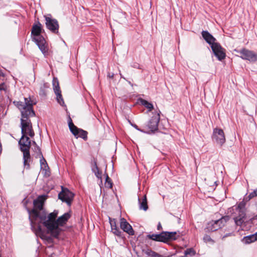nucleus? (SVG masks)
<instances>
[{"mask_svg": "<svg viewBox=\"0 0 257 257\" xmlns=\"http://www.w3.org/2000/svg\"><path fill=\"white\" fill-rule=\"evenodd\" d=\"M32 212L36 217H40V219L44 226L48 229L52 235L55 237H57L60 233V229L58 226H62L65 224L71 217L70 214L66 212L63 215L59 217L56 220V218L58 215V211L56 210L53 212L50 213L48 216L45 214L40 215L39 212L35 209H34Z\"/></svg>", "mask_w": 257, "mask_h": 257, "instance_id": "f257e3e1", "label": "nucleus"}, {"mask_svg": "<svg viewBox=\"0 0 257 257\" xmlns=\"http://www.w3.org/2000/svg\"><path fill=\"white\" fill-rule=\"evenodd\" d=\"M25 102L17 101L16 105L21 111L22 117H27L30 116H34L35 115V111L33 108V106L35 103L33 101L30 97L25 98Z\"/></svg>", "mask_w": 257, "mask_h": 257, "instance_id": "f03ea898", "label": "nucleus"}, {"mask_svg": "<svg viewBox=\"0 0 257 257\" xmlns=\"http://www.w3.org/2000/svg\"><path fill=\"white\" fill-rule=\"evenodd\" d=\"M19 144L20 146V150L23 153L24 166L27 169H29L30 167L29 163L31 161V156L30 154L31 141L30 138L29 137H27L26 141H25V142L19 141Z\"/></svg>", "mask_w": 257, "mask_h": 257, "instance_id": "7ed1b4c3", "label": "nucleus"}, {"mask_svg": "<svg viewBox=\"0 0 257 257\" xmlns=\"http://www.w3.org/2000/svg\"><path fill=\"white\" fill-rule=\"evenodd\" d=\"M246 203L244 200L240 202L237 206H235V212L233 215V219L236 225L240 226L245 221L246 213Z\"/></svg>", "mask_w": 257, "mask_h": 257, "instance_id": "20e7f679", "label": "nucleus"}, {"mask_svg": "<svg viewBox=\"0 0 257 257\" xmlns=\"http://www.w3.org/2000/svg\"><path fill=\"white\" fill-rule=\"evenodd\" d=\"M160 111L159 112H156L153 114L148 123L144 126L147 131L149 132L148 134L150 133H155L158 130V123L160 120Z\"/></svg>", "mask_w": 257, "mask_h": 257, "instance_id": "39448f33", "label": "nucleus"}, {"mask_svg": "<svg viewBox=\"0 0 257 257\" xmlns=\"http://www.w3.org/2000/svg\"><path fill=\"white\" fill-rule=\"evenodd\" d=\"M230 217L226 215L222 217L218 220L210 221L207 224L206 229L207 230V231H215L224 226L225 223L228 221Z\"/></svg>", "mask_w": 257, "mask_h": 257, "instance_id": "423d86ee", "label": "nucleus"}, {"mask_svg": "<svg viewBox=\"0 0 257 257\" xmlns=\"http://www.w3.org/2000/svg\"><path fill=\"white\" fill-rule=\"evenodd\" d=\"M235 51L240 55V57L242 59L247 60L251 63L257 62V53L253 51L245 48H243L239 50H235Z\"/></svg>", "mask_w": 257, "mask_h": 257, "instance_id": "0eeeda50", "label": "nucleus"}, {"mask_svg": "<svg viewBox=\"0 0 257 257\" xmlns=\"http://www.w3.org/2000/svg\"><path fill=\"white\" fill-rule=\"evenodd\" d=\"M68 126L70 132L76 138L80 137L84 140H86L87 139L88 133L86 131L78 128L75 126L73 123L70 116L69 117L68 120Z\"/></svg>", "mask_w": 257, "mask_h": 257, "instance_id": "6e6552de", "label": "nucleus"}, {"mask_svg": "<svg viewBox=\"0 0 257 257\" xmlns=\"http://www.w3.org/2000/svg\"><path fill=\"white\" fill-rule=\"evenodd\" d=\"M46 28L54 34L59 35V25L58 21L52 19L51 15L44 16Z\"/></svg>", "mask_w": 257, "mask_h": 257, "instance_id": "1a4fd4ad", "label": "nucleus"}, {"mask_svg": "<svg viewBox=\"0 0 257 257\" xmlns=\"http://www.w3.org/2000/svg\"><path fill=\"white\" fill-rule=\"evenodd\" d=\"M47 196L45 195H40L36 199L34 200L33 204L34 208H33L31 211H29L30 214H31L35 219H36L37 218H39V216L36 217L35 215L33 213L32 211L34 209L36 210L40 213V215H42L43 214H46L45 212H43L42 213H40V211L43 209V206L44 203V201L47 198Z\"/></svg>", "mask_w": 257, "mask_h": 257, "instance_id": "9d476101", "label": "nucleus"}, {"mask_svg": "<svg viewBox=\"0 0 257 257\" xmlns=\"http://www.w3.org/2000/svg\"><path fill=\"white\" fill-rule=\"evenodd\" d=\"M29 117H22L21 119V133L22 136L20 141H22V142L26 141L27 137H28L26 136L27 131L30 128V126H32L31 120L29 119Z\"/></svg>", "mask_w": 257, "mask_h": 257, "instance_id": "9b49d317", "label": "nucleus"}, {"mask_svg": "<svg viewBox=\"0 0 257 257\" xmlns=\"http://www.w3.org/2000/svg\"><path fill=\"white\" fill-rule=\"evenodd\" d=\"M211 138L213 141L216 142L220 146H222L225 142L224 132L220 128H215L213 129Z\"/></svg>", "mask_w": 257, "mask_h": 257, "instance_id": "f8f14e48", "label": "nucleus"}, {"mask_svg": "<svg viewBox=\"0 0 257 257\" xmlns=\"http://www.w3.org/2000/svg\"><path fill=\"white\" fill-rule=\"evenodd\" d=\"M214 55L219 61H222L226 57L225 49L222 47L219 43H216L211 46Z\"/></svg>", "mask_w": 257, "mask_h": 257, "instance_id": "ddd939ff", "label": "nucleus"}, {"mask_svg": "<svg viewBox=\"0 0 257 257\" xmlns=\"http://www.w3.org/2000/svg\"><path fill=\"white\" fill-rule=\"evenodd\" d=\"M33 40L35 42L44 55L47 56L48 55V47L44 37H40L39 38H33Z\"/></svg>", "mask_w": 257, "mask_h": 257, "instance_id": "4468645a", "label": "nucleus"}, {"mask_svg": "<svg viewBox=\"0 0 257 257\" xmlns=\"http://www.w3.org/2000/svg\"><path fill=\"white\" fill-rule=\"evenodd\" d=\"M53 86L54 92L56 95V99L58 102L61 105H63L64 101L61 94V91L59 86V81L57 78H54L53 80Z\"/></svg>", "mask_w": 257, "mask_h": 257, "instance_id": "2eb2a0df", "label": "nucleus"}, {"mask_svg": "<svg viewBox=\"0 0 257 257\" xmlns=\"http://www.w3.org/2000/svg\"><path fill=\"white\" fill-rule=\"evenodd\" d=\"M44 32V30L43 29L42 24L38 21L36 24H34L33 25L31 35L35 36L34 38H39L40 37H43L41 34Z\"/></svg>", "mask_w": 257, "mask_h": 257, "instance_id": "dca6fc26", "label": "nucleus"}, {"mask_svg": "<svg viewBox=\"0 0 257 257\" xmlns=\"http://www.w3.org/2000/svg\"><path fill=\"white\" fill-rule=\"evenodd\" d=\"M120 227L123 231L127 233L129 235H133L134 234V231L132 226L124 218H121L120 219Z\"/></svg>", "mask_w": 257, "mask_h": 257, "instance_id": "f3484780", "label": "nucleus"}, {"mask_svg": "<svg viewBox=\"0 0 257 257\" xmlns=\"http://www.w3.org/2000/svg\"><path fill=\"white\" fill-rule=\"evenodd\" d=\"M139 208L146 211L148 209L146 194H139L138 195Z\"/></svg>", "mask_w": 257, "mask_h": 257, "instance_id": "a211bd4d", "label": "nucleus"}, {"mask_svg": "<svg viewBox=\"0 0 257 257\" xmlns=\"http://www.w3.org/2000/svg\"><path fill=\"white\" fill-rule=\"evenodd\" d=\"M201 35L203 39L210 47L216 43V39L207 31H202Z\"/></svg>", "mask_w": 257, "mask_h": 257, "instance_id": "6ab92c4d", "label": "nucleus"}, {"mask_svg": "<svg viewBox=\"0 0 257 257\" xmlns=\"http://www.w3.org/2000/svg\"><path fill=\"white\" fill-rule=\"evenodd\" d=\"M164 235H166V234L164 231H163L159 234H148L147 238L156 241L166 242V238Z\"/></svg>", "mask_w": 257, "mask_h": 257, "instance_id": "aec40b11", "label": "nucleus"}, {"mask_svg": "<svg viewBox=\"0 0 257 257\" xmlns=\"http://www.w3.org/2000/svg\"><path fill=\"white\" fill-rule=\"evenodd\" d=\"M75 194H58V198L63 202H65L70 206L73 200Z\"/></svg>", "mask_w": 257, "mask_h": 257, "instance_id": "412c9836", "label": "nucleus"}, {"mask_svg": "<svg viewBox=\"0 0 257 257\" xmlns=\"http://www.w3.org/2000/svg\"><path fill=\"white\" fill-rule=\"evenodd\" d=\"M138 102L141 103L142 105L149 109L150 111L152 110L153 108V105L152 103L148 102L147 100L143 98H140L138 99Z\"/></svg>", "mask_w": 257, "mask_h": 257, "instance_id": "4be33fe9", "label": "nucleus"}, {"mask_svg": "<svg viewBox=\"0 0 257 257\" xmlns=\"http://www.w3.org/2000/svg\"><path fill=\"white\" fill-rule=\"evenodd\" d=\"M166 235H164L165 237L166 238V242L170 240H176L177 239L176 237L177 232H168V231H164Z\"/></svg>", "mask_w": 257, "mask_h": 257, "instance_id": "5701e85b", "label": "nucleus"}, {"mask_svg": "<svg viewBox=\"0 0 257 257\" xmlns=\"http://www.w3.org/2000/svg\"><path fill=\"white\" fill-rule=\"evenodd\" d=\"M39 158H40L41 169L46 171L47 169H49L47 161L44 158L43 156H42L41 157H39Z\"/></svg>", "mask_w": 257, "mask_h": 257, "instance_id": "b1692460", "label": "nucleus"}, {"mask_svg": "<svg viewBox=\"0 0 257 257\" xmlns=\"http://www.w3.org/2000/svg\"><path fill=\"white\" fill-rule=\"evenodd\" d=\"M145 253L150 257H163L162 255L159 254L151 249H147L145 251Z\"/></svg>", "mask_w": 257, "mask_h": 257, "instance_id": "393cba45", "label": "nucleus"}, {"mask_svg": "<svg viewBox=\"0 0 257 257\" xmlns=\"http://www.w3.org/2000/svg\"><path fill=\"white\" fill-rule=\"evenodd\" d=\"M255 241H256V238L253 234L249 235L243 238V241L246 244H249Z\"/></svg>", "mask_w": 257, "mask_h": 257, "instance_id": "a878e982", "label": "nucleus"}, {"mask_svg": "<svg viewBox=\"0 0 257 257\" xmlns=\"http://www.w3.org/2000/svg\"><path fill=\"white\" fill-rule=\"evenodd\" d=\"M104 185L105 187L108 188H111L113 185V183L112 182L111 178L108 177L107 174H106V178L104 183Z\"/></svg>", "mask_w": 257, "mask_h": 257, "instance_id": "bb28decb", "label": "nucleus"}, {"mask_svg": "<svg viewBox=\"0 0 257 257\" xmlns=\"http://www.w3.org/2000/svg\"><path fill=\"white\" fill-rule=\"evenodd\" d=\"M33 151L36 154V158H38L39 157H41L42 156H43L41 149L38 146H35L33 149Z\"/></svg>", "mask_w": 257, "mask_h": 257, "instance_id": "cd10ccee", "label": "nucleus"}, {"mask_svg": "<svg viewBox=\"0 0 257 257\" xmlns=\"http://www.w3.org/2000/svg\"><path fill=\"white\" fill-rule=\"evenodd\" d=\"M184 254H185V255H189L191 256H193L195 255L196 252L193 248H189L185 250Z\"/></svg>", "mask_w": 257, "mask_h": 257, "instance_id": "c85d7f7f", "label": "nucleus"}, {"mask_svg": "<svg viewBox=\"0 0 257 257\" xmlns=\"http://www.w3.org/2000/svg\"><path fill=\"white\" fill-rule=\"evenodd\" d=\"M57 188H58V189H60V191L57 190V192L58 193H72L70 190H69L67 188H65L63 186H57Z\"/></svg>", "mask_w": 257, "mask_h": 257, "instance_id": "c756f323", "label": "nucleus"}, {"mask_svg": "<svg viewBox=\"0 0 257 257\" xmlns=\"http://www.w3.org/2000/svg\"><path fill=\"white\" fill-rule=\"evenodd\" d=\"M46 87H47L46 84H45V83H44L43 84V86L42 87H41V88L40 89V91H39V94L40 95H43V96L46 95V92L45 91V88H46Z\"/></svg>", "mask_w": 257, "mask_h": 257, "instance_id": "7c9ffc66", "label": "nucleus"}, {"mask_svg": "<svg viewBox=\"0 0 257 257\" xmlns=\"http://www.w3.org/2000/svg\"><path fill=\"white\" fill-rule=\"evenodd\" d=\"M112 233L115 235L120 237L122 234V232L118 228H113V230H111Z\"/></svg>", "mask_w": 257, "mask_h": 257, "instance_id": "2f4dec72", "label": "nucleus"}, {"mask_svg": "<svg viewBox=\"0 0 257 257\" xmlns=\"http://www.w3.org/2000/svg\"><path fill=\"white\" fill-rule=\"evenodd\" d=\"M203 240L205 242H212L213 243L214 241L211 238V237L208 235H205L203 237Z\"/></svg>", "mask_w": 257, "mask_h": 257, "instance_id": "473e14b6", "label": "nucleus"}, {"mask_svg": "<svg viewBox=\"0 0 257 257\" xmlns=\"http://www.w3.org/2000/svg\"><path fill=\"white\" fill-rule=\"evenodd\" d=\"M132 125L134 127H135L136 130L140 131L141 132H142V133H149V132H148L147 131V130L146 129V128H145V127L143 129H141V128H139L138 127V126L137 124H132Z\"/></svg>", "mask_w": 257, "mask_h": 257, "instance_id": "72a5a7b5", "label": "nucleus"}, {"mask_svg": "<svg viewBox=\"0 0 257 257\" xmlns=\"http://www.w3.org/2000/svg\"><path fill=\"white\" fill-rule=\"evenodd\" d=\"M99 170L97 165V162L96 161H94V164L92 168V171L93 173H94L95 171Z\"/></svg>", "mask_w": 257, "mask_h": 257, "instance_id": "f704fd0d", "label": "nucleus"}, {"mask_svg": "<svg viewBox=\"0 0 257 257\" xmlns=\"http://www.w3.org/2000/svg\"><path fill=\"white\" fill-rule=\"evenodd\" d=\"M27 131H28L29 135L31 137H33L34 136L35 133H34V131L33 130L32 126H30V128H29Z\"/></svg>", "mask_w": 257, "mask_h": 257, "instance_id": "c9c22d12", "label": "nucleus"}, {"mask_svg": "<svg viewBox=\"0 0 257 257\" xmlns=\"http://www.w3.org/2000/svg\"><path fill=\"white\" fill-rule=\"evenodd\" d=\"M131 66L133 68L141 69L142 68L140 66V65L137 62H134L132 65Z\"/></svg>", "mask_w": 257, "mask_h": 257, "instance_id": "e433bc0d", "label": "nucleus"}, {"mask_svg": "<svg viewBox=\"0 0 257 257\" xmlns=\"http://www.w3.org/2000/svg\"><path fill=\"white\" fill-rule=\"evenodd\" d=\"M95 175L98 178H101L102 175V172L99 170L94 172Z\"/></svg>", "mask_w": 257, "mask_h": 257, "instance_id": "4c0bfd02", "label": "nucleus"}, {"mask_svg": "<svg viewBox=\"0 0 257 257\" xmlns=\"http://www.w3.org/2000/svg\"><path fill=\"white\" fill-rule=\"evenodd\" d=\"M247 196V200H246V201H248L250 200L251 198L255 196H257V194H249L248 196Z\"/></svg>", "mask_w": 257, "mask_h": 257, "instance_id": "58836bf2", "label": "nucleus"}, {"mask_svg": "<svg viewBox=\"0 0 257 257\" xmlns=\"http://www.w3.org/2000/svg\"><path fill=\"white\" fill-rule=\"evenodd\" d=\"M109 223H110L111 226H112V225H116V221H115V219H111L109 217Z\"/></svg>", "mask_w": 257, "mask_h": 257, "instance_id": "ea45409f", "label": "nucleus"}, {"mask_svg": "<svg viewBox=\"0 0 257 257\" xmlns=\"http://www.w3.org/2000/svg\"><path fill=\"white\" fill-rule=\"evenodd\" d=\"M216 181H214L213 183H214V185L213 186H211L210 187H211V189L208 190V192H211V191H213L215 189V188L214 187V186H217V184H216Z\"/></svg>", "mask_w": 257, "mask_h": 257, "instance_id": "a19ab883", "label": "nucleus"}, {"mask_svg": "<svg viewBox=\"0 0 257 257\" xmlns=\"http://www.w3.org/2000/svg\"><path fill=\"white\" fill-rule=\"evenodd\" d=\"M113 76H114V74L113 73L110 74V73H109L108 74V77H109V78H113Z\"/></svg>", "mask_w": 257, "mask_h": 257, "instance_id": "79ce46f5", "label": "nucleus"}, {"mask_svg": "<svg viewBox=\"0 0 257 257\" xmlns=\"http://www.w3.org/2000/svg\"><path fill=\"white\" fill-rule=\"evenodd\" d=\"M5 85L4 83L0 84V91L2 90H4V88L3 87Z\"/></svg>", "mask_w": 257, "mask_h": 257, "instance_id": "37998d69", "label": "nucleus"}, {"mask_svg": "<svg viewBox=\"0 0 257 257\" xmlns=\"http://www.w3.org/2000/svg\"><path fill=\"white\" fill-rule=\"evenodd\" d=\"M162 225L160 223H159L158 226H157V229L158 230H160L161 229H162Z\"/></svg>", "mask_w": 257, "mask_h": 257, "instance_id": "c03bdc74", "label": "nucleus"}, {"mask_svg": "<svg viewBox=\"0 0 257 257\" xmlns=\"http://www.w3.org/2000/svg\"><path fill=\"white\" fill-rule=\"evenodd\" d=\"M117 226L116 225H112V226H111V230H113V228H117Z\"/></svg>", "mask_w": 257, "mask_h": 257, "instance_id": "a18cd8bd", "label": "nucleus"}, {"mask_svg": "<svg viewBox=\"0 0 257 257\" xmlns=\"http://www.w3.org/2000/svg\"><path fill=\"white\" fill-rule=\"evenodd\" d=\"M246 200H247V196L245 195V196L244 197V198H243V200H244V201L245 202V203H246V202H247V201H246Z\"/></svg>", "mask_w": 257, "mask_h": 257, "instance_id": "49530a36", "label": "nucleus"}, {"mask_svg": "<svg viewBox=\"0 0 257 257\" xmlns=\"http://www.w3.org/2000/svg\"><path fill=\"white\" fill-rule=\"evenodd\" d=\"M253 234V236L254 237H255L256 240H257V232L256 233H255L254 234Z\"/></svg>", "mask_w": 257, "mask_h": 257, "instance_id": "de8ad7c7", "label": "nucleus"}, {"mask_svg": "<svg viewBox=\"0 0 257 257\" xmlns=\"http://www.w3.org/2000/svg\"><path fill=\"white\" fill-rule=\"evenodd\" d=\"M33 145H34V147L38 146L35 141H33Z\"/></svg>", "mask_w": 257, "mask_h": 257, "instance_id": "09e8293b", "label": "nucleus"}, {"mask_svg": "<svg viewBox=\"0 0 257 257\" xmlns=\"http://www.w3.org/2000/svg\"><path fill=\"white\" fill-rule=\"evenodd\" d=\"M224 193H226V192L227 191V188H224Z\"/></svg>", "mask_w": 257, "mask_h": 257, "instance_id": "8fccbe9b", "label": "nucleus"}, {"mask_svg": "<svg viewBox=\"0 0 257 257\" xmlns=\"http://www.w3.org/2000/svg\"><path fill=\"white\" fill-rule=\"evenodd\" d=\"M38 230L40 231H41V227L40 225L38 226Z\"/></svg>", "mask_w": 257, "mask_h": 257, "instance_id": "3c124183", "label": "nucleus"}, {"mask_svg": "<svg viewBox=\"0 0 257 257\" xmlns=\"http://www.w3.org/2000/svg\"><path fill=\"white\" fill-rule=\"evenodd\" d=\"M128 83L131 85V86H133V84L131 83V81H128Z\"/></svg>", "mask_w": 257, "mask_h": 257, "instance_id": "603ef678", "label": "nucleus"}, {"mask_svg": "<svg viewBox=\"0 0 257 257\" xmlns=\"http://www.w3.org/2000/svg\"><path fill=\"white\" fill-rule=\"evenodd\" d=\"M0 75H1L2 76H4V74L3 73H2L0 74Z\"/></svg>", "mask_w": 257, "mask_h": 257, "instance_id": "864d4df0", "label": "nucleus"}, {"mask_svg": "<svg viewBox=\"0 0 257 257\" xmlns=\"http://www.w3.org/2000/svg\"><path fill=\"white\" fill-rule=\"evenodd\" d=\"M45 190L47 191V193H49L50 191V190H48V191L47 190Z\"/></svg>", "mask_w": 257, "mask_h": 257, "instance_id": "5fc2aeb1", "label": "nucleus"}, {"mask_svg": "<svg viewBox=\"0 0 257 257\" xmlns=\"http://www.w3.org/2000/svg\"><path fill=\"white\" fill-rule=\"evenodd\" d=\"M121 78H123V79H125V78L123 77L122 76H121Z\"/></svg>", "mask_w": 257, "mask_h": 257, "instance_id": "6e6d98bb", "label": "nucleus"}, {"mask_svg": "<svg viewBox=\"0 0 257 257\" xmlns=\"http://www.w3.org/2000/svg\"><path fill=\"white\" fill-rule=\"evenodd\" d=\"M31 224L33 223V221L32 220H31Z\"/></svg>", "mask_w": 257, "mask_h": 257, "instance_id": "4d7b16f0", "label": "nucleus"}, {"mask_svg": "<svg viewBox=\"0 0 257 257\" xmlns=\"http://www.w3.org/2000/svg\"><path fill=\"white\" fill-rule=\"evenodd\" d=\"M227 236V235H225V236H223V238H224V237H226V236Z\"/></svg>", "mask_w": 257, "mask_h": 257, "instance_id": "13d9d810", "label": "nucleus"}]
</instances>
